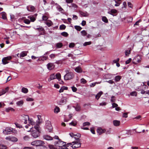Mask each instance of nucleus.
Wrapping results in <instances>:
<instances>
[{"label": "nucleus", "mask_w": 149, "mask_h": 149, "mask_svg": "<svg viewBox=\"0 0 149 149\" xmlns=\"http://www.w3.org/2000/svg\"><path fill=\"white\" fill-rule=\"evenodd\" d=\"M71 88L72 91L74 92H76L77 90V88L74 86L72 87Z\"/></svg>", "instance_id": "57"}, {"label": "nucleus", "mask_w": 149, "mask_h": 149, "mask_svg": "<svg viewBox=\"0 0 149 149\" xmlns=\"http://www.w3.org/2000/svg\"><path fill=\"white\" fill-rule=\"evenodd\" d=\"M62 46V43H58L56 44V46L58 48L61 47Z\"/></svg>", "instance_id": "59"}, {"label": "nucleus", "mask_w": 149, "mask_h": 149, "mask_svg": "<svg viewBox=\"0 0 149 149\" xmlns=\"http://www.w3.org/2000/svg\"><path fill=\"white\" fill-rule=\"evenodd\" d=\"M90 125V123L88 122H85L83 123V126H85L87 125Z\"/></svg>", "instance_id": "52"}, {"label": "nucleus", "mask_w": 149, "mask_h": 149, "mask_svg": "<svg viewBox=\"0 0 149 149\" xmlns=\"http://www.w3.org/2000/svg\"><path fill=\"white\" fill-rule=\"evenodd\" d=\"M43 138L44 139L47 140H51L53 139V138L52 137L47 135H44Z\"/></svg>", "instance_id": "15"}, {"label": "nucleus", "mask_w": 149, "mask_h": 149, "mask_svg": "<svg viewBox=\"0 0 149 149\" xmlns=\"http://www.w3.org/2000/svg\"><path fill=\"white\" fill-rule=\"evenodd\" d=\"M46 24L48 26L50 27L52 25L53 23L51 21L49 20L46 23Z\"/></svg>", "instance_id": "30"}, {"label": "nucleus", "mask_w": 149, "mask_h": 149, "mask_svg": "<svg viewBox=\"0 0 149 149\" xmlns=\"http://www.w3.org/2000/svg\"><path fill=\"white\" fill-rule=\"evenodd\" d=\"M52 127L50 121H47L46 123L45 130L47 132H51L52 130Z\"/></svg>", "instance_id": "7"}, {"label": "nucleus", "mask_w": 149, "mask_h": 149, "mask_svg": "<svg viewBox=\"0 0 149 149\" xmlns=\"http://www.w3.org/2000/svg\"><path fill=\"white\" fill-rule=\"evenodd\" d=\"M81 33L83 36H86L87 34L85 30H83L81 32Z\"/></svg>", "instance_id": "39"}, {"label": "nucleus", "mask_w": 149, "mask_h": 149, "mask_svg": "<svg viewBox=\"0 0 149 149\" xmlns=\"http://www.w3.org/2000/svg\"><path fill=\"white\" fill-rule=\"evenodd\" d=\"M68 145L70 146L72 148H76L80 147L81 144L79 141L78 140L77 141H73L72 143H68Z\"/></svg>", "instance_id": "3"}, {"label": "nucleus", "mask_w": 149, "mask_h": 149, "mask_svg": "<svg viewBox=\"0 0 149 149\" xmlns=\"http://www.w3.org/2000/svg\"><path fill=\"white\" fill-rule=\"evenodd\" d=\"M28 52L27 51H23L20 54V57H24L26 56Z\"/></svg>", "instance_id": "22"}, {"label": "nucleus", "mask_w": 149, "mask_h": 149, "mask_svg": "<svg viewBox=\"0 0 149 149\" xmlns=\"http://www.w3.org/2000/svg\"><path fill=\"white\" fill-rule=\"evenodd\" d=\"M29 119V116L26 115L22 114L20 117L19 120L22 123L26 124L27 123V120Z\"/></svg>", "instance_id": "4"}, {"label": "nucleus", "mask_w": 149, "mask_h": 149, "mask_svg": "<svg viewBox=\"0 0 149 149\" xmlns=\"http://www.w3.org/2000/svg\"><path fill=\"white\" fill-rule=\"evenodd\" d=\"M66 28V26L64 24H62L60 26V29L61 30L64 29Z\"/></svg>", "instance_id": "50"}, {"label": "nucleus", "mask_w": 149, "mask_h": 149, "mask_svg": "<svg viewBox=\"0 0 149 149\" xmlns=\"http://www.w3.org/2000/svg\"><path fill=\"white\" fill-rule=\"evenodd\" d=\"M48 58L47 56H42L41 57V58H39L38 59V61H44L46 60Z\"/></svg>", "instance_id": "33"}, {"label": "nucleus", "mask_w": 149, "mask_h": 149, "mask_svg": "<svg viewBox=\"0 0 149 149\" xmlns=\"http://www.w3.org/2000/svg\"><path fill=\"white\" fill-rule=\"evenodd\" d=\"M122 77L120 76H117L115 77V80L116 82L119 81L121 79Z\"/></svg>", "instance_id": "31"}, {"label": "nucleus", "mask_w": 149, "mask_h": 149, "mask_svg": "<svg viewBox=\"0 0 149 149\" xmlns=\"http://www.w3.org/2000/svg\"><path fill=\"white\" fill-rule=\"evenodd\" d=\"M141 19H139L138 21H137L134 24V26H135V25H139V23L141 22Z\"/></svg>", "instance_id": "55"}, {"label": "nucleus", "mask_w": 149, "mask_h": 149, "mask_svg": "<svg viewBox=\"0 0 149 149\" xmlns=\"http://www.w3.org/2000/svg\"><path fill=\"white\" fill-rule=\"evenodd\" d=\"M56 78L59 81L61 80V75L59 73H57L55 75Z\"/></svg>", "instance_id": "26"}, {"label": "nucleus", "mask_w": 149, "mask_h": 149, "mask_svg": "<svg viewBox=\"0 0 149 149\" xmlns=\"http://www.w3.org/2000/svg\"><path fill=\"white\" fill-rule=\"evenodd\" d=\"M133 18L131 17H129L127 18V21L128 22H131L132 21Z\"/></svg>", "instance_id": "63"}, {"label": "nucleus", "mask_w": 149, "mask_h": 149, "mask_svg": "<svg viewBox=\"0 0 149 149\" xmlns=\"http://www.w3.org/2000/svg\"><path fill=\"white\" fill-rule=\"evenodd\" d=\"M66 72L67 73L64 76V79L65 80H70L74 77V75L72 72H69L68 71H67Z\"/></svg>", "instance_id": "5"}, {"label": "nucleus", "mask_w": 149, "mask_h": 149, "mask_svg": "<svg viewBox=\"0 0 149 149\" xmlns=\"http://www.w3.org/2000/svg\"><path fill=\"white\" fill-rule=\"evenodd\" d=\"M131 50V49H130L129 50H126L125 52V55L126 56H128L130 54Z\"/></svg>", "instance_id": "34"}, {"label": "nucleus", "mask_w": 149, "mask_h": 149, "mask_svg": "<svg viewBox=\"0 0 149 149\" xmlns=\"http://www.w3.org/2000/svg\"><path fill=\"white\" fill-rule=\"evenodd\" d=\"M55 55L54 54H52L49 55V57L51 58H54L55 57Z\"/></svg>", "instance_id": "62"}, {"label": "nucleus", "mask_w": 149, "mask_h": 149, "mask_svg": "<svg viewBox=\"0 0 149 149\" xmlns=\"http://www.w3.org/2000/svg\"><path fill=\"white\" fill-rule=\"evenodd\" d=\"M2 16V18L4 19H7L6 14L4 12H2L1 13Z\"/></svg>", "instance_id": "25"}, {"label": "nucleus", "mask_w": 149, "mask_h": 149, "mask_svg": "<svg viewBox=\"0 0 149 149\" xmlns=\"http://www.w3.org/2000/svg\"><path fill=\"white\" fill-rule=\"evenodd\" d=\"M141 58L139 55H137L133 59L132 61L133 63L137 64L141 63Z\"/></svg>", "instance_id": "8"}, {"label": "nucleus", "mask_w": 149, "mask_h": 149, "mask_svg": "<svg viewBox=\"0 0 149 149\" xmlns=\"http://www.w3.org/2000/svg\"><path fill=\"white\" fill-rule=\"evenodd\" d=\"M67 97L64 96H63L59 102V104H61L63 103H66L67 102Z\"/></svg>", "instance_id": "11"}, {"label": "nucleus", "mask_w": 149, "mask_h": 149, "mask_svg": "<svg viewBox=\"0 0 149 149\" xmlns=\"http://www.w3.org/2000/svg\"><path fill=\"white\" fill-rule=\"evenodd\" d=\"M55 77L54 74H51L50 76V78L48 79V81H50L51 80L55 79L56 78Z\"/></svg>", "instance_id": "24"}, {"label": "nucleus", "mask_w": 149, "mask_h": 149, "mask_svg": "<svg viewBox=\"0 0 149 149\" xmlns=\"http://www.w3.org/2000/svg\"><path fill=\"white\" fill-rule=\"evenodd\" d=\"M70 7H72L74 8L77 9L78 8L77 6L74 3H72L71 4Z\"/></svg>", "instance_id": "45"}, {"label": "nucleus", "mask_w": 149, "mask_h": 149, "mask_svg": "<svg viewBox=\"0 0 149 149\" xmlns=\"http://www.w3.org/2000/svg\"><path fill=\"white\" fill-rule=\"evenodd\" d=\"M132 61V59L131 58H129L128 60H127L125 61V63L126 64L129 63Z\"/></svg>", "instance_id": "60"}, {"label": "nucleus", "mask_w": 149, "mask_h": 149, "mask_svg": "<svg viewBox=\"0 0 149 149\" xmlns=\"http://www.w3.org/2000/svg\"><path fill=\"white\" fill-rule=\"evenodd\" d=\"M3 132L5 134H8L10 133H9V132H13L14 133H15L17 132L14 129L10 127H7L3 131Z\"/></svg>", "instance_id": "6"}, {"label": "nucleus", "mask_w": 149, "mask_h": 149, "mask_svg": "<svg viewBox=\"0 0 149 149\" xmlns=\"http://www.w3.org/2000/svg\"><path fill=\"white\" fill-rule=\"evenodd\" d=\"M81 82L82 84H85L86 82V81L84 78H82L81 80Z\"/></svg>", "instance_id": "53"}, {"label": "nucleus", "mask_w": 149, "mask_h": 149, "mask_svg": "<svg viewBox=\"0 0 149 149\" xmlns=\"http://www.w3.org/2000/svg\"><path fill=\"white\" fill-rule=\"evenodd\" d=\"M76 111H80L81 109V107L79 105L77 104L75 107H74Z\"/></svg>", "instance_id": "41"}, {"label": "nucleus", "mask_w": 149, "mask_h": 149, "mask_svg": "<svg viewBox=\"0 0 149 149\" xmlns=\"http://www.w3.org/2000/svg\"><path fill=\"white\" fill-rule=\"evenodd\" d=\"M77 124V122L76 121H72L71 123H69V125H72L73 126H75Z\"/></svg>", "instance_id": "37"}, {"label": "nucleus", "mask_w": 149, "mask_h": 149, "mask_svg": "<svg viewBox=\"0 0 149 149\" xmlns=\"http://www.w3.org/2000/svg\"><path fill=\"white\" fill-rule=\"evenodd\" d=\"M128 113H124L123 114V117L125 118H127L128 117Z\"/></svg>", "instance_id": "56"}, {"label": "nucleus", "mask_w": 149, "mask_h": 149, "mask_svg": "<svg viewBox=\"0 0 149 149\" xmlns=\"http://www.w3.org/2000/svg\"><path fill=\"white\" fill-rule=\"evenodd\" d=\"M34 128L32 127L28 131V132H31V135L34 138H36L40 136V132L36 130H33Z\"/></svg>", "instance_id": "2"}, {"label": "nucleus", "mask_w": 149, "mask_h": 149, "mask_svg": "<svg viewBox=\"0 0 149 149\" xmlns=\"http://www.w3.org/2000/svg\"><path fill=\"white\" fill-rule=\"evenodd\" d=\"M75 29L78 31H80L82 29V28L78 26H74Z\"/></svg>", "instance_id": "43"}, {"label": "nucleus", "mask_w": 149, "mask_h": 149, "mask_svg": "<svg viewBox=\"0 0 149 149\" xmlns=\"http://www.w3.org/2000/svg\"><path fill=\"white\" fill-rule=\"evenodd\" d=\"M119 61V58H117L116 59L114 60L113 61V62L114 63H118V62Z\"/></svg>", "instance_id": "64"}, {"label": "nucleus", "mask_w": 149, "mask_h": 149, "mask_svg": "<svg viewBox=\"0 0 149 149\" xmlns=\"http://www.w3.org/2000/svg\"><path fill=\"white\" fill-rule=\"evenodd\" d=\"M65 143L64 142L58 139V140L55 142L54 144L56 146L59 147V148L61 147L63 145V144H64Z\"/></svg>", "instance_id": "9"}, {"label": "nucleus", "mask_w": 149, "mask_h": 149, "mask_svg": "<svg viewBox=\"0 0 149 149\" xmlns=\"http://www.w3.org/2000/svg\"><path fill=\"white\" fill-rule=\"evenodd\" d=\"M27 10L29 11H33L35 9V7L32 5H30L26 7Z\"/></svg>", "instance_id": "12"}, {"label": "nucleus", "mask_w": 149, "mask_h": 149, "mask_svg": "<svg viewBox=\"0 0 149 149\" xmlns=\"http://www.w3.org/2000/svg\"><path fill=\"white\" fill-rule=\"evenodd\" d=\"M75 46V44L74 43H71L70 44L69 46L70 48H73Z\"/></svg>", "instance_id": "54"}, {"label": "nucleus", "mask_w": 149, "mask_h": 149, "mask_svg": "<svg viewBox=\"0 0 149 149\" xmlns=\"http://www.w3.org/2000/svg\"><path fill=\"white\" fill-rule=\"evenodd\" d=\"M105 132L106 130L105 129H103L101 127L98 128L97 130V132L99 135L102 134Z\"/></svg>", "instance_id": "10"}, {"label": "nucleus", "mask_w": 149, "mask_h": 149, "mask_svg": "<svg viewBox=\"0 0 149 149\" xmlns=\"http://www.w3.org/2000/svg\"><path fill=\"white\" fill-rule=\"evenodd\" d=\"M102 94L103 92L102 91H100L95 96L97 100H98Z\"/></svg>", "instance_id": "23"}, {"label": "nucleus", "mask_w": 149, "mask_h": 149, "mask_svg": "<svg viewBox=\"0 0 149 149\" xmlns=\"http://www.w3.org/2000/svg\"><path fill=\"white\" fill-rule=\"evenodd\" d=\"M6 139L15 142L17 141V139L15 137H12L10 136L6 137Z\"/></svg>", "instance_id": "13"}, {"label": "nucleus", "mask_w": 149, "mask_h": 149, "mask_svg": "<svg viewBox=\"0 0 149 149\" xmlns=\"http://www.w3.org/2000/svg\"><path fill=\"white\" fill-rule=\"evenodd\" d=\"M24 22L27 24H29L30 23V21L29 19H25L24 20Z\"/></svg>", "instance_id": "44"}, {"label": "nucleus", "mask_w": 149, "mask_h": 149, "mask_svg": "<svg viewBox=\"0 0 149 149\" xmlns=\"http://www.w3.org/2000/svg\"><path fill=\"white\" fill-rule=\"evenodd\" d=\"M80 15L83 17H88L89 14L87 12H84L82 11H80Z\"/></svg>", "instance_id": "21"}, {"label": "nucleus", "mask_w": 149, "mask_h": 149, "mask_svg": "<svg viewBox=\"0 0 149 149\" xmlns=\"http://www.w3.org/2000/svg\"><path fill=\"white\" fill-rule=\"evenodd\" d=\"M60 111V108L58 107H56L54 110V112L56 113H58Z\"/></svg>", "instance_id": "28"}, {"label": "nucleus", "mask_w": 149, "mask_h": 149, "mask_svg": "<svg viewBox=\"0 0 149 149\" xmlns=\"http://www.w3.org/2000/svg\"><path fill=\"white\" fill-rule=\"evenodd\" d=\"M76 72L78 73L81 72L82 71L81 68L79 66L77 67L75 69Z\"/></svg>", "instance_id": "18"}, {"label": "nucleus", "mask_w": 149, "mask_h": 149, "mask_svg": "<svg viewBox=\"0 0 149 149\" xmlns=\"http://www.w3.org/2000/svg\"><path fill=\"white\" fill-rule=\"evenodd\" d=\"M61 35L64 37H67L68 35V34L66 32H64L61 33Z\"/></svg>", "instance_id": "47"}, {"label": "nucleus", "mask_w": 149, "mask_h": 149, "mask_svg": "<svg viewBox=\"0 0 149 149\" xmlns=\"http://www.w3.org/2000/svg\"><path fill=\"white\" fill-rule=\"evenodd\" d=\"M68 144L67 145L65 144V143L63 144V145L61 146V147H59L58 149H69L68 147Z\"/></svg>", "instance_id": "17"}, {"label": "nucleus", "mask_w": 149, "mask_h": 149, "mask_svg": "<svg viewBox=\"0 0 149 149\" xmlns=\"http://www.w3.org/2000/svg\"><path fill=\"white\" fill-rule=\"evenodd\" d=\"M12 57L11 56H9L7 57H5L3 58V61H4V60H6V61H9L11 59Z\"/></svg>", "instance_id": "40"}, {"label": "nucleus", "mask_w": 149, "mask_h": 149, "mask_svg": "<svg viewBox=\"0 0 149 149\" xmlns=\"http://www.w3.org/2000/svg\"><path fill=\"white\" fill-rule=\"evenodd\" d=\"M113 125L115 126H119L120 125V121L119 120H115L113 121Z\"/></svg>", "instance_id": "14"}, {"label": "nucleus", "mask_w": 149, "mask_h": 149, "mask_svg": "<svg viewBox=\"0 0 149 149\" xmlns=\"http://www.w3.org/2000/svg\"><path fill=\"white\" fill-rule=\"evenodd\" d=\"M26 101L28 102H31L33 101L34 100V99L32 98L28 97L26 98Z\"/></svg>", "instance_id": "48"}, {"label": "nucleus", "mask_w": 149, "mask_h": 149, "mask_svg": "<svg viewBox=\"0 0 149 149\" xmlns=\"http://www.w3.org/2000/svg\"><path fill=\"white\" fill-rule=\"evenodd\" d=\"M10 111H14V109L13 108L10 107H9L6 109V111L7 112H9Z\"/></svg>", "instance_id": "35"}, {"label": "nucleus", "mask_w": 149, "mask_h": 149, "mask_svg": "<svg viewBox=\"0 0 149 149\" xmlns=\"http://www.w3.org/2000/svg\"><path fill=\"white\" fill-rule=\"evenodd\" d=\"M33 130H36L40 132V128L39 126L38 125H36L34 126Z\"/></svg>", "instance_id": "20"}, {"label": "nucleus", "mask_w": 149, "mask_h": 149, "mask_svg": "<svg viewBox=\"0 0 149 149\" xmlns=\"http://www.w3.org/2000/svg\"><path fill=\"white\" fill-rule=\"evenodd\" d=\"M92 43V42L91 41H89L87 42H85L83 44V45L84 46H86L88 45H90Z\"/></svg>", "instance_id": "38"}, {"label": "nucleus", "mask_w": 149, "mask_h": 149, "mask_svg": "<svg viewBox=\"0 0 149 149\" xmlns=\"http://www.w3.org/2000/svg\"><path fill=\"white\" fill-rule=\"evenodd\" d=\"M49 147L50 149H56V148L53 145H49Z\"/></svg>", "instance_id": "51"}, {"label": "nucleus", "mask_w": 149, "mask_h": 149, "mask_svg": "<svg viewBox=\"0 0 149 149\" xmlns=\"http://www.w3.org/2000/svg\"><path fill=\"white\" fill-rule=\"evenodd\" d=\"M29 120V124L31 125H35V122L33 120L32 118H29L28 119Z\"/></svg>", "instance_id": "19"}, {"label": "nucleus", "mask_w": 149, "mask_h": 149, "mask_svg": "<svg viewBox=\"0 0 149 149\" xmlns=\"http://www.w3.org/2000/svg\"><path fill=\"white\" fill-rule=\"evenodd\" d=\"M22 92L24 93H26L28 92V89L25 88L23 87L22 88Z\"/></svg>", "instance_id": "27"}, {"label": "nucleus", "mask_w": 149, "mask_h": 149, "mask_svg": "<svg viewBox=\"0 0 149 149\" xmlns=\"http://www.w3.org/2000/svg\"><path fill=\"white\" fill-rule=\"evenodd\" d=\"M44 142L40 140H36L31 143V144L36 147L43 146L45 144Z\"/></svg>", "instance_id": "1"}, {"label": "nucleus", "mask_w": 149, "mask_h": 149, "mask_svg": "<svg viewBox=\"0 0 149 149\" xmlns=\"http://www.w3.org/2000/svg\"><path fill=\"white\" fill-rule=\"evenodd\" d=\"M130 95L132 96H136L137 95V93L136 91H133L130 93Z\"/></svg>", "instance_id": "42"}, {"label": "nucleus", "mask_w": 149, "mask_h": 149, "mask_svg": "<svg viewBox=\"0 0 149 149\" xmlns=\"http://www.w3.org/2000/svg\"><path fill=\"white\" fill-rule=\"evenodd\" d=\"M115 97L113 96H112L111 97V101L112 102H114L115 101Z\"/></svg>", "instance_id": "61"}, {"label": "nucleus", "mask_w": 149, "mask_h": 149, "mask_svg": "<svg viewBox=\"0 0 149 149\" xmlns=\"http://www.w3.org/2000/svg\"><path fill=\"white\" fill-rule=\"evenodd\" d=\"M28 17L30 19L31 21L32 22H33L36 20L35 18L33 16H28Z\"/></svg>", "instance_id": "32"}, {"label": "nucleus", "mask_w": 149, "mask_h": 149, "mask_svg": "<svg viewBox=\"0 0 149 149\" xmlns=\"http://www.w3.org/2000/svg\"><path fill=\"white\" fill-rule=\"evenodd\" d=\"M30 139V137L28 136H25L23 138L24 140L26 141L29 140Z\"/></svg>", "instance_id": "49"}, {"label": "nucleus", "mask_w": 149, "mask_h": 149, "mask_svg": "<svg viewBox=\"0 0 149 149\" xmlns=\"http://www.w3.org/2000/svg\"><path fill=\"white\" fill-rule=\"evenodd\" d=\"M47 68L49 70H52L54 67V64L52 63H49L47 64Z\"/></svg>", "instance_id": "16"}, {"label": "nucleus", "mask_w": 149, "mask_h": 149, "mask_svg": "<svg viewBox=\"0 0 149 149\" xmlns=\"http://www.w3.org/2000/svg\"><path fill=\"white\" fill-rule=\"evenodd\" d=\"M80 134H78L77 135L75 134V135H74V137L75 139L77 140V141H78V140H79V138L80 137Z\"/></svg>", "instance_id": "29"}, {"label": "nucleus", "mask_w": 149, "mask_h": 149, "mask_svg": "<svg viewBox=\"0 0 149 149\" xmlns=\"http://www.w3.org/2000/svg\"><path fill=\"white\" fill-rule=\"evenodd\" d=\"M117 10L116 9H113L111 10L109 13L111 15H113V14H115L117 12Z\"/></svg>", "instance_id": "36"}, {"label": "nucleus", "mask_w": 149, "mask_h": 149, "mask_svg": "<svg viewBox=\"0 0 149 149\" xmlns=\"http://www.w3.org/2000/svg\"><path fill=\"white\" fill-rule=\"evenodd\" d=\"M102 20L106 22L107 23L108 22V20L107 18L105 17H103L102 18Z\"/></svg>", "instance_id": "46"}, {"label": "nucleus", "mask_w": 149, "mask_h": 149, "mask_svg": "<svg viewBox=\"0 0 149 149\" xmlns=\"http://www.w3.org/2000/svg\"><path fill=\"white\" fill-rule=\"evenodd\" d=\"M6 147L3 145H0V149H6Z\"/></svg>", "instance_id": "58"}]
</instances>
